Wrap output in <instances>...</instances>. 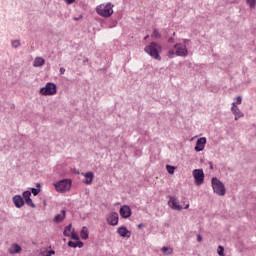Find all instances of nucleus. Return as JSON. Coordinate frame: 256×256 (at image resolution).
<instances>
[{
	"instance_id": "2f4dec72",
	"label": "nucleus",
	"mask_w": 256,
	"mask_h": 256,
	"mask_svg": "<svg viewBox=\"0 0 256 256\" xmlns=\"http://www.w3.org/2000/svg\"><path fill=\"white\" fill-rule=\"evenodd\" d=\"M68 247H72L73 249L77 248V243L73 242V241H69L68 242Z\"/></svg>"
},
{
	"instance_id": "6e6552de",
	"label": "nucleus",
	"mask_w": 256,
	"mask_h": 256,
	"mask_svg": "<svg viewBox=\"0 0 256 256\" xmlns=\"http://www.w3.org/2000/svg\"><path fill=\"white\" fill-rule=\"evenodd\" d=\"M22 199L28 207H32V209H35V203H33V200L31 199V191L26 190L22 193Z\"/></svg>"
},
{
	"instance_id": "a211bd4d",
	"label": "nucleus",
	"mask_w": 256,
	"mask_h": 256,
	"mask_svg": "<svg viewBox=\"0 0 256 256\" xmlns=\"http://www.w3.org/2000/svg\"><path fill=\"white\" fill-rule=\"evenodd\" d=\"M21 251H22V248L21 246H19V244H12L11 247L9 248V253H11V255L21 253Z\"/></svg>"
},
{
	"instance_id": "473e14b6",
	"label": "nucleus",
	"mask_w": 256,
	"mask_h": 256,
	"mask_svg": "<svg viewBox=\"0 0 256 256\" xmlns=\"http://www.w3.org/2000/svg\"><path fill=\"white\" fill-rule=\"evenodd\" d=\"M190 42H191V40H189V39H183L182 45H185L187 47V45H189Z\"/></svg>"
},
{
	"instance_id": "9d476101",
	"label": "nucleus",
	"mask_w": 256,
	"mask_h": 256,
	"mask_svg": "<svg viewBox=\"0 0 256 256\" xmlns=\"http://www.w3.org/2000/svg\"><path fill=\"white\" fill-rule=\"evenodd\" d=\"M107 223L108 225H112V227H115L116 225L119 224V214L117 212L111 213L107 217Z\"/></svg>"
},
{
	"instance_id": "a878e982",
	"label": "nucleus",
	"mask_w": 256,
	"mask_h": 256,
	"mask_svg": "<svg viewBox=\"0 0 256 256\" xmlns=\"http://www.w3.org/2000/svg\"><path fill=\"white\" fill-rule=\"evenodd\" d=\"M166 170L170 175H174L175 174V166H171V165H167L166 166Z\"/></svg>"
},
{
	"instance_id": "393cba45",
	"label": "nucleus",
	"mask_w": 256,
	"mask_h": 256,
	"mask_svg": "<svg viewBox=\"0 0 256 256\" xmlns=\"http://www.w3.org/2000/svg\"><path fill=\"white\" fill-rule=\"evenodd\" d=\"M11 45L14 49H19V46L21 45V40H12Z\"/></svg>"
},
{
	"instance_id": "c03bdc74",
	"label": "nucleus",
	"mask_w": 256,
	"mask_h": 256,
	"mask_svg": "<svg viewBox=\"0 0 256 256\" xmlns=\"http://www.w3.org/2000/svg\"><path fill=\"white\" fill-rule=\"evenodd\" d=\"M175 35H176V33L174 32V33H173V36L175 37Z\"/></svg>"
},
{
	"instance_id": "ddd939ff",
	"label": "nucleus",
	"mask_w": 256,
	"mask_h": 256,
	"mask_svg": "<svg viewBox=\"0 0 256 256\" xmlns=\"http://www.w3.org/2000/svg\"><path fill=\"white\" fill-rule=\"evenodd\" d=\"M120 215L123 219H129L131 217V207L124 205L120 208Z\"/></svg>"
},
{
	"instance_id": "7c9ffc66",
	"label": "nucleus",
	"mask_w": 256,
	"mask_h": 256,
	"mask_svg": "<svg viewBox=\"0 0 256 256\" xmlns=\"http://www.w3.org/2000/svg\"><path fill=\"white\" fill-rule=\"evenodd\" d=\"M236 105H241V103H243V98L241 97V96H238L237 98H236Z\"/></svg>"
},
{
	"instance_id": "f257e3e1",
	"label": "nucleus",
	"mask_w": 256,
	"mask_h": 256,
	"mask_svg": "<svg viewBox=\"0 0 256 256\" xmlns=\"http://www.w3.org/2000/svg\"><path fill=\"white\" fill-rule=\"evenodd\" d=\"M187 55H189L187 46L183 43H176L174 45V50L170 49L168 51L167 57H169V59H174V57H187Z\"/></svg>"
},
{
	"instance_id": "7ed1b4c3",
	"label": "nucleus",
	"mask_w": 256,
	"mask_h": 256,
	"mask_svg": "<svg viewBox=\"0 0 256 256\" xmlns=\"http://www.w3.org/2000/svg\"><path fill=\"white\" fill-rule=\"evenodd\" d=\"M113 7L114 6L111 2H108L106 4H100L96 7V13L100 15V17L108 19V17H111V15H113Z\"/></svg>"
},
{
	"instance_id": "a19ab883",
	"label": "nucleus",
	"mask_w": 256,
	"mask_h": 256,
	"mask_svg": "<svg viewBox=\"0 0 256 256\" xmlns=\"http://www.w3.org/2000/svg\"><path fill=\"white\" fill-rule=\"evenodd\" d=\"M184 209H189V203L186 204V206L184 207Z\"/></svg>"
},
{
	"instance_id": "2eb2a0df",
	"label": "nucleus",
	"mask_w": 256,
	"mask_h": 256,
	"mask_svg": "<svg viewBox=\"0 0 256 256\" xmlns=\"http://www.w3.org/2000/svg\"><path fill=\"white\" fill-rule=\"evenodd\" d=\"M117 233L118 235H120V237H126L129 239V237H131V231H129V229H127V226H120L117 229Z\"/></svg>"
},
{
	"instance_id": "37998d69",
	"label": "nucleus",
	"mask_w": 256,
	"mask_h": 256,
	"mask_svg": "<svg viewBox=\"0 0 256 256\" xmlns=\"http://www.w3.org/2000/svg\"><path fill=\"white\" fill-rule=\"evenodd\" d=\"M144 39H145V40L149 39V35L145 36V38H144Z\"/></svg>"
},
{
	"instance_id": "79ce46f5",
	"label": "nucleus",
	"mask_w": 256,
	"mask_h": 256,
	"mask_svg": "<svg viewBox=\"0 0 256 256\" xmlns=\"http://www.w3.org/2000/svg\"><path fill=\"white\" fill-rule=\"evenodd\" d=\"M142 227H143V224L138 225V229H142Z\"/></svg>"
},
{
	"instance_id": "20e7f679",
	"label": "nucleus",
	"mask_w": 256,
	"mask_h": 256,
	"mask_svg": "<svg viewBox=\"0 0 256 256\" xmlns=\"http://www.w3.org/2000/svg\"><path fill=\"white\" fill-rule=\"evenodd\" d=\"M212 188L214 193L216 195H219V197H225V194L227 193V189L225 188V184L219 180L217 177H213L211 179Z\"/></svg>"
},
{
	"instance_id": "39448f33",
	"label": "nucleus",
	"mask_w": 256,
	"mask_h": 256,
	"mask_svg": "<svg viewBox=\"0 0 256 256\" xmlns=\"http://www.w3.org/2000/svg\"><path fill=\"white\" fill-rule=\"evenodd\" d=\"M71 185H73L71 179H63L54 183L57 193H67V191H71Z\"/></svg>"
},
{
	"instance_id": "4468645a",
	"label": "nucleus",
	"mask_w": 256,
	"mask_h": 256,
	"mask_svg": "<svg viewBox=\"0 0 256 256\" xmlns=\"http://www.w3.org/2000/svg\"><path fill=\"white\" fill-rule=\"evenodd\" d=\"M12 201H13L15 207H17V209H21V207H23V205H25V200H23V197L21 195H15L12 198Z\"/></svg>"
},
{
	"instance_id": "f704fd0d",
	"label": "nucleus",
	"mask_w": 256,
	"mask_h": 256,
	"mask_svg": "<svg viewBox=\"0 0 256 256\" xmlns=\"http://www.w3.org/2000/svg\"><path fill=\"white\" fill-rule=\"evenodd\" d=\"M76 245H77V247L81 248V247H83V242L77 241V242H76Z\"/></svg>"
},
{
	"instance_id": "0eeeda50",
	"label": "nucleus",
	"mask_w": 256,
	"mask_h": 256,
	"mask_svg": "<svg viewBox=\"0 0 256 256\" xmlns=\"http://www.w3.org/2000/svg\"><path fill=\"white\" fill-rule=\"evenodd\" d=\"M192 175L194 177V183L197 185V187H201V185L205 183V172H203V169H194L192 171Z\"/></svg>"
},
{
	"instance_id": "bb28decb",
	"label": "nucleus",
	"mask_w": 256,
	"mask_h": 256,
	"mask_svg": "<svg viewBox=\"0 0 256 256\" xmlns=\"http://www.w3.org/2000/svg\"><path fill=\"white\" fill-rule=\"evenodd\" d=\"M70 238L73 239L74 241H79V234H77V232H75V230H73L70 233Z\"/></svg>"
},
{
	"instance_id": "5701e85b",
	"label": "nucleus",
	"mask_w": 256,
	"mask_h": 256,
	"mask_svg": "<svg viewBox=\"0 0 256 256\" xmlns=\"http://www.w3.org/2000/svg\"><path fill=\"white\" fill-rule=\"evenodd\" d=\"M152 39H161V32H159V29H154L152 35Z\"/></svg>"
},
{
	"instance_id": "a18cd8bd",
	"label": "nucleus",
	"mask_w": 256,
	"mask_h": 256,
	"mask_svg": "<svg viewBox=\"0 0 256 256\" xmlns=\"http://www.w3.org/2000/svg\"><path fill=\"white\" fill-rule=\"evenodd\" d=\"M77 173V175H79V172H76Z\"/></svg>"
},
{
	"instance_id": "423d86ee",
	"label": "nucleus",
	"mask_w": 256,
	"mask_h": 256,
	"mask_svg": "<svg viewBox=\"0 0 256 256\" xmlns=\"http://www.w3.org/2000/svg\"><path fill=\"white\" fill-rule=\"evenodd\" d=\"M39 94L44 97L57 95V85L53 82H48L45 87L39 90Z\"/></svg>"
},
{
	"instance_id": "412c9836",
	"label": "nucleus",
	"mask_w": 256,
	"mask_h": 256,
	"mask_svg": "<svg viewBox=\"0 0 256 256\" xmlns=\"http://www.w3.org/2000/svg\"><path fill=\"white\" fill-rule=\"evenodd\" d=\"M162 253L164 255H173V248H169L167 246L162 247Z\"/></svg>"
},
{
	"instance_id": "cd10ccee",
	"label": "nucleus",
	"mask_w": 256,
	"mask_h": 256,
	"mask_svg": "<svg viewBox=\"0 0 256 256\" xmlns=\"http://www.w3.org/2000/svg\"><path fill=\"white\" fill-rule=\"evenodd\" d=\"M71 227H72V225L69 224V225L65 228V230H64V235H65V237H69V233H71Z\"/></svg>"
},
{
	"instance_id": "1a4fd4ad",
	"label": "nucleus",
	"mask_w": 256,
	"mask_h": 256,
	"mask_svg": "<svg viewBox=\"0 0 256 256\" xmlns=\"http://www.w3.org/2000/svg\"><path fill=\"white\" fill-rule=\"evenodd\" d=\"M168 206L174 211H183V206L179 205V200L176 197H170Z\"/></svg>"
},
{
	"instance_id": "b1692460",
	"label": "nucleus",
	"mask_w": 256,
	"mask_h": 256,
	"mask_svg": "<svg viewBox=\"0 0 256 256\" xmlns=\"http://www.w3.org/2000/svg\"><path fill=\"white\" fill-rule=\"evenodd\" d=\"M246 3L250 9H256V0H246Z\"/></svg>"
},
{
	"instance_id": "4be33fe9",
	"label": "nucleus",
	"mask_w": 256,
	"mask_h": 256,
	"mask_svg": "<svg viewBox=\"0 0 256 256\" xmlns=\"http://www.w3.org/2000/svg\"><path fill=\"white\" fill-rule=\"evenodd\" d=\"M37 188H31L32 194L37 197V195H39V193H41V184H37L36 185Z\"/></svg>"
},
{
	"instance_id": "c756f323",
	"label": "nucleus",
	"mask_w": 256,
	"mask_h": 256,
	"mask_svg": "<svg viewBox=\"0 0 256 256\" xmlns=\"http://www.w3.org/2000/svg\"><path fill=\"white\" fill-rule=\"evenodd\" d=\"M41 255H43V256H52V255H55V251L54 250H49V251H46V252H41Z\"/></svg>"
},
{
	"instance_id": "9b49d317",
	"label": "nucleus",
	"mask_w": 256,
	"mask_h": 256,
	"mask_svg": "<svg viewBox=\"0 0 256 256\" xmlns=\"http://www.w3.org/2000/svg\"><path fill=\"white\" fill-rule=\"evenodd\" d=\"M205 145H207V138L202 137L199 138L196 141V146H195V151H197V153H200V151H203V149H205Z\"/></svg>"
},
{
	"instance_id": "f8f14e48",
	"label": "nucleus",
	"mask_w": 256,
	"mask_h": 256,
	"mask_svg": "<svg viewBox=\"0 0 256 256\" xmlns=\"http://www.w3.org/2000/svg\"><path fill=\"white\" fill-rule=\"evenodd\" d=\"M231 111L235 117V121H238L244 115L243 112H241V109H239V107L236 106L235 102L232 103Z\"/></svg>"
},
{
	"instance_id": "dca6fc26",
	"label": "nucleus",
	"mask_w": 256,
	"mask_h": 256,
	"mask_svg": "<svg viewBox=\"0 0 256 256\" xmlns=\"http://www.w3.org/2000/svg\"><path fill=\"white\" fill-rule=\"evenodd\" d=\"M82 175L85 177V179L83 180L84 185H91V183H93V179L95 177V174H93V172L82 173Z\"/></svg>"
},
{
	"instance_id": "4c0bfd02",
	"label": "nucleus",
	"mask_w": 256,
	"mask_h": 256,
	"mask_svg": "<svg viewBox=\"0 0 256 256\" xmlns=\"http://www.w3.org/2000/svg\"><path fill=\"white\" fill-rule=\"evenodd\" d=\"M202 240H203V238L201 237V235H198V236H197V241H198V243H201Z\"/></svg>"
},
{
	"instance_id": "c9c22d12",
	"label": "nucleus",
	"mask_w": 256,
	"mask_h": 256,
	"mask_svg": "<svg viewBox=\"0 0 256 256\" xmlns=\"http://www.w3.org/2000/svg\"><path fill=\"white\" fill-rule=\"evenodd\" d=\"M168 43H171V44L175 43V38H173V37L169 38Z\"/></svg>"
},
{
	"instance_id": "ea45409f",
	"label": "nucleus",
	"mask_w": 256,
	"mask_h": 256,
	"mask_svg": "<svg viewBox=\"0 0 256 256\" xmlns=\"http://www.w3.org/2000/svg\"><path fill=\"white\" fill-rule=\"evenodd\" d=\"M208 165L210 166L211 171H213V162H208Z\"/></svg>"
},
{
	"instance_id": "e433bc0d",
	"label": "nucleus",
	"mask_w": 256,
	"mask_h": 256,
	"mask_svg": "<svg viewBox=\"0 0 256 256\" xmlns=\"http://www.w3.org/2000/svg\"><path fill=\"white\" fill-rule=\"evenodd\" d=\"M60 75H65V68L64 67L60 68Z\"/></svg>"
},
{
	"instance_id": "c85d7f7f",
	"label": "nucleus",
	"mask_w": 256,
	"mask_h": 256,
	"mask_svg": "<svg viewBox=\"0 0 256 256\" xmlns=\"http://www.w3.org/2000/svg\"><path fill=\"white\" fill-rule=\"evenodd\" d=\"M224 251H225V248H223V246H221V245L218 246V249H217L218 255H220V256H225Z\"/></svg>"
},
{
	"instance_id": "aec40b11",
	"label": "nucleus",
	"mask_w": 256,
	"mask_h": 256,
	"mask_svg": "<svg viewBox=\"0 0 256 256\" xmlns=\"http://www.w3.org/2000/svg\"><path fill=\"white\" fill-rule=\"evenodd\" d=\"M45 65V59L42 57H36L33 62V67H43Z\"/></svg>"
},
{
	"instance_id": "f03ea898",
	"label": "nucleus",
	"mask_w": 256,
	"mask_h": 256,
	"mask_svg": "<svg viewBox=\"0 0 256 256\" xmlns=\"http://www.w3.org/2000/svg\"><path fill=\"white\" fill-rule=\"evenodd\" d=\"M144 51L152 57V59H155L156 61H161V51H163V47L157 42H152L150 45L146 46L144 48Z\"/></svg>"
},
{
	"instance_id": "6ab92c4d",
	"label": "nucleus",
	"mask_w": 256,
	"mask_h": 256,
	"mask_svg": "<svg viewBox=\"0 0 256 256\" xmlns=\"http://www.w3.org/2000/svg\"><path fill=\"white\" fill-rule=\"evenodd\" d=\"M80 237L84 241H87V239H89V229H87V227H85V226L82 227L81 232H80Z\"/></svg>"
},
{
	"instance_id": "58836bf2",
	"label": "nucleus",
	"mask_w": 256,
	"mask_h": 256,
	"mask_svg": "<svg viewBox=\"0 0 256 256\" xmlns=\"http://www.w3.org/2000/svg\"><path fill=\"white\" fill-rule=\"evenodd\" d=\"M80 19H83V16H79V17H74V21H79Z\"/></svg>"
},
{
	"instance_id": "f3484780",
	"label": "nucleus",
	"mask_w": 256,
	"mask_h": 256,
	"mask_svg": "<svg viewBox=\"0 0 256 256\" xmlns=\"http://www.w3.org/2000/svg\"><path fill=\"white\" fill-rule=\"evenodd\" d=\"M66 215H67V212L65 210H62L60 214H57L54 217V223H61V222L65 221Z\"/></svg>"
},
{
	"instance_id": "72a5a7b5",
	"label": "nucleus",
	"mask_w": 256,
	"mask_h": 256,
	"mask_svg": "<svg viewBox=\"0 0 256 256\" xmlns=\"http://www.w3.org/2000/svg\"><path fill=\"white\" fill-rule=\"evenodd\" d=\"M65 2L67 3V5H73V3H75V0H65Z\"/></svg>"
}]
</instances>
